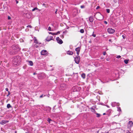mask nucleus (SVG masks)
<instances>
[{
    "label": "nucleus",
    "mask_w": 133,
    "mask_h": 133,
    "mask_svg": "<svg viewBox=\"0 0 133 133\" xmlns=\"http://www.w3.org/2000/svg\"><path fill=\"white\" fill-rule=\"evenodd\" d=\"M21 62V57L19 56L15 57L12 59V63L14 65L18 66Z\"/></svg>",
    "instance_id": "obj_1"
},
{
    "label": "nucleus",
    "mask_w": 133,
    "mask_h": 133,
    "mask_svg": "<svg viewBox=\"0 0 133 133\" xmlns=\"http://www.w3.org/2000/svg\"><path fill=\"white\" fill-rule=\"evenodd\" d=\"M12 49L14 50V54L16 53L17 51L19 50V48L17 46L15 45H14L12 46Z\"/></svg>",
    "instance_id": "obj_2"
},
{
    "label": "nucleus",
    "mask_w": 133,
    "mask_h": 133,
    "mask_svg": "<svg viewBox=\"0 0 133 133\" xmlns=\"http://www.w3.org/2000/svg\"><path fill=\"white\" fill-rule=\"evenodd\" d=\"M109 34H113L115 32V30L111 28H109L107 30Z\"/></svg>",
    "instance_id": "obj_3"
},
{
    "label": "nucleus",
    "mask_w": 133,
    "mask_h": 133,
    "mask_svg": "<svg viewBox=\"0 0 133 133\" xmlns=\"http://www.w3.org/2000/svg\"><path fill=\"white\" fill-rule=\"evenodd\" d=\"M79 57L78 55H77L75 58V61L76 63L77 64H78L79 62Z\"/></svg>",
    "instance_id": "obj_4"
},
{
    "label": "nucleus",
    "mask_w": 133,
    "mask_h": 133,
    "mask_svg": "<svg viewBox=\"0 0 133 133\" xmlns=\"http://www.w3.org/2000/svg\"><path fill=\"white\" fill-rule=\"evenodd\" d=\"M56 40L57 41V43H58L59 44H62L63 42L62 41V40L60 39L59 37H57L56 38Z\"/></svg>",
    "instance_id": "obj_5"
},
{
    "label": "nucleus",
    "mask_w": 133,
    "mask_h": 133,
    "mask_svg": "<svg viewBox=\"0 0 133 133\" xmlns=\"http://www.w3.org/2000/svg\"><path fill=\"white\" fill-rule=\"evenodd\" d=\"M66 88V85L64 84H62L61 85L60 89H61L64 90Z\"/></svg>",
    "instance_id": "obj_6"
},
{
    "label": "nucleus",
    "mask_w": 133,
    "mask_h": 133,
    "mask_svg": "<svg viewBox=\"0 0 133 133\" xmlns=\"http://www.w3.org/2000/svg\"><path fill=\"white\" fill-rule=\"evenodd\" d=\"M48 53L47 51L45 50H42L41 52V54L42 55H47Z\"/></svg>",
    "instance_id": "obj_7"
},
{
    "label": "nucleus",
    "mask_w": 133,
    "mask_h": 133,
    "mask_svg": "<svg viewBox=\"0 0 133 133\" xmlns=\"http://www.w3.org/2000/svg\"><path fill=\"white\" fill-rule=\"evenodd\" d=\"M92 131H94L95 133H98L99 130H98V128H92Z\"/></svg>",
    "instance_id": "obj_8"
},
{
    "label": "nucleus",
    "mask_w": 133,
    "mask_h": 133,
    "mask_svg": "<svg viewBox=\"0 0 133 133\" xmlns=\"http://www.w3.org/2000/svg\"><path fill=\"white\" fill-rule=\"evenodd\" d=\"M51 109V108L49 107H46L44 108V110L47 111L48 112H49Z\"/></svg>",
    "instance_id": "obj_9"
},
{
    "label": "nucleus",
    "mask_w": 133,
    "mask_h": 133,
    "mask_svg": "<svg viewBox=\"0 0 133 133\" xmlns=\"http://www.w3.org/2000/svg\"><path fill=\"white\" fill-rule=\"evenodd\" d=\"M119 104L118 103H117L116 102H113L112 103V105L113 107H115L116 105L118 106Z\"/></svg>",
    "instance_id": "obj_10"
},
{
    "label": "nucleus",
    "mask_w": 133,
    "mask_h": 133,
    "mask_svg": "<svg viewBox=\"0 0 133 133\" xmlns=\"http://www.w3.org/2000/svg\"><path fill=\"white\" fill-rule=\"evenodd\" d=\"M8 122L9 121H8L3 120L2 121V122L0 123V124L2 125H4V124Z\"/></svg>",
    "instance_id": "obj_11"
},
{
    "label": "nucleus",
    "mask_w": 133,
    "mask_h": 133,
    "mask_svg": "<svg viewBox=\"0 0 133 133\" xmlns=\"http://www.w3.org/2000/svg\"><path fill=\"white\" fill-rule=\"evenodd\" d=\"M75 50L77 52V54L78 55L79 54V51L80 50V48L79 47H78L76 48Z\"/></svg>",
    "instance_id": "obj_12"
},
{
    "label": "nucleus",
    "mask_w": 133,
    "mask_h": 133,
    "mask_svg": "<svg viewBox=\"0 0 133 133\" xmlns=\"http://www.w3.org/2000/svg\"><path fill=\"white\" fill-rule=\"evenodd\" d=\"M52 38H53L52 36L48 37L46 38V40L47 41H50V40H52Z\"/></svg>",
    "instance_id": "obj_13"
},
{
    "label": "nucleus",
    "mask_w": 133,
    "mask_h": 133,
    "mask_svg": "<svg viewBox=\"0 0 133 133\" xmlns=\"http://www.w3.org/2000/svg\"><path fill=\"white\" fill-rule=\"evenodd\" d=\"M96 105H95L92 106L91 108H90L91 109H92V110H91V111L94 112L95 111V109H96Z\"/></svg>",
    "instance_id": "obj_14"
},
{
    "label": "nucleus",
    "mask_w": 133,
    "mask_h": 133,
    "mask_svg": "<svg viewBox=\"0 0 133 133\" xmlns=\"http://www.w3.org/2000/svg\"><path fill=\"white\" fill-rule=\"evenodd\" d=\"M34 42L35 43L37 44H40V43H38L36 38H35V37L34 38Z\"/></svg>",
    "instance_id": "obj_15"
},
{
    "label": "nucleus",
    "mask_w": 133,
    "mask_h": 133,
    "mask_svg": "<svg viewBox=\"0 0 133 133\" xmlns=\"http://www.w3.org/2000/svg\"><path fill=\"white\" fill-rule=\"evenodd\" d=\"M73 53V52L71 51H68L67 52V54L70 55H72Z\"/></svg>",
    "instance_id": "obj_16"
},
{
    "label": "nucleus",
    "mask_w": 133,
    "mask_h": 133,
    "mask_svg": "<svg viewBox=\"0 0 133 133\" xmlns=\"http://www.w3.org/2000/svg\"><path fill=\"white\" fill-rule=\"evenodd\" d=\"M28 62L29 63V65L30 66H32L33 65V63L31 61H28Z\"/></svg>",
    "instance_id": "obj_17"
},
{
    "label": "nucleus",
    "mask_w": 133,
    "mask_h": 133,
    "mask_svg": "<svg viewBox=\"0 0 133 133\" xmlns=\"http://www.w3.org/2000/svg\"><path fill=\"white\" fill-rule=\"evenodd\" d=\"M96 15L98 16H101L102 15L100 13L98 12L96 13L95 15L94 16L96 17Z\"/></svg>",
    "instance_id": "obj_18"
},
{
    "label": "nucleus",
    "mask_w": 133,
    "mask_h": 133,
    "mask_svg": "<svg viewBox=\"0 0 133 133\" xmlns=\"http://www.w3.org/2000/svg\"><path fill=\"white\" fill-rule=\"evenodd\" d=\"M129 61V59H125L124 60V62L125 64H127L128 63Z\"/></svg>",
    "instance_id": "obj_19"
},
{
    "label": "nucleus",
    "mask_w": 133,
    "mask_h": 133,
    "mask_svg": "<svg viewBox=\"0 0 133 133\" xmlns=\"http://www.w3.org/2000/svg\"><path fill=\"white\" fill-rule=\"evenodd\" d=\"M89 20L90 21V22H92L93 21V19L92 17H90L89 18Z\"/></svg>",
    "instance_id": "obj_20"
},
{
    "label": "nucleus",
    "mask_w": 133,
    "mask_h": 133,
    "mask_svg": "<svg viewBox=\"0 0 133 133\" xmlns=\"http://www.w3.org/2000/svg\"><path fill=\"white\" fill-rule=\"evenodd\" d=\"M81 77L83 78H84H84L85 77V74L84 73L82 74L81 75Z\"/></svg>",
    "instance_id": "obj_21"
},
{
    "label": "nucleus",
    "mask_w": 133,
    "mask_h": 133,
    "mask_svg": "<svg viewBox=\"0 0 133 133\" xmlns=\"http://www.w3.org/2000/svg\"><path fill=\"white\" fill-rule=\"evenodd\" d=\"M11 107L10 104H7V108H9Z\"/></svg>",
    "instance_id": "obj_22"
},
{
    "label": "nucleus",
    "mask_w": 133,
    "mask_h": 133,
    "mask_svg": "<svg viewBox=\"0 0 133 133\" xmlns=\"http://www.w3.org/2000/svg\"><path fill=\"white\" fill-rule=\"evenodd\" d=\"M117 111H121V108L119 107H117Z\"/></svg>",
    "instance_id": "obj_23"
},
{
    "label": "nucleus",
    "mask_w": 133,
    "mask_h": 133,
    "mask_svg": "<svg viewBox=\"0 0 133 133\" xmlns=\"http://www.w3.org/2000/svg\"><path fill=\"white\" fill-rule=\"evenodd\" d=\"M38 9L37 7H36L33 9L32 10V11H35V10H37Z\"/></svg>",
    "instance_id": "obj_24"
},
{
    "label": "nucleus",
    "mask_w": 133,
    "mask_h": 133,
    "mask_svg": "<svg viewBox=\"0 0 133 133\" xmlns=\"http://www.w3.org/2000/svg\"><path fill=\"white\" fill-rule=\"evenodd\" d=\"M80 32L82 33L84 32V30L83 29H81L80 30Z\"/></svg>",
    "instance_id": "obj_25"
},
{
    "label": "nucleus",
    "mask_w": 133,
    "mask_h": 133,
    "mask_svg": "<svg viewBox=\"0 0 133 133\" xmlns=\"http://www.w3.org/2000/svg\"><path fill=\"white\" fill-rule=\"evenodd\" d=\"M52 120L50 118H48L47 119V121H48L50 123V121H51Z\"/></svg>",
    "instance_id": "obj_26"
},
{
    "label": "nucleus",
    "mask_w": 133,
    "mask_h": 133,
    "mask_svg": "<svg viewBox=\"0 0 133 133\" xmlns=\"http://www.w3.org/2000/svg\"><path fill=\"white\" fill-rule=\"evenodd\" d=\"M106 11L107 12L109 13L110 12V10L109 9H106Z\"/></svg>",
    "instance_id": "obj_27"
},
{
    "label": "nucleus",
    "mask_w": 133,
    "mask_h": 133,
    "mask_svg": "<svg viewBox=\"0 0 133 133\" xmlns=\"http://www.w3.org/2000/svg\"><path fill=\"white\" fill-rule=\"evenodd\" d=\"M100 133H109V132L108 131H105L104 132L102 131Z\"/></svg>",
    "instance_id": "obj_28"
},
{
    "label": "nucleus",
    "mask_w": 133,
    "mask_h": 133,
    "mask_svg": "<svg viewBox=\"0 0 133 133\" xmlns=\"http://www.w3.org/2000/svg\"><path fill=\"white\" fill-rule=\"evenodd\" d=\"M96 115H97V117H99L100 116H101V115L100 114H98V113H96Z\"/></svg>",
    "instance_id": "obj_29"
},
{
    "label": "nucleus",
    "mask_w": 133,
    "mask_h": 133,
    "mask_svg": "<svg viewBox=\"0 0 133 133\" xmlns=\"http://www.w3.org/2000/svg\"><path fill=\"white\" fill-rule=\"evenodd\" d=\"M49 34H51L52 35H55V33H52L51 32H49Z\"/></svg>",
    "instance_id": "obj_30"
},
{
    "label": "nucleus",
    "mask_w": 133,
    "mask_h": 133,
    "mask_svg": "<svg viewBox=\"0 0 133 133\" xmlns=\"http://www.w3.org/2000/svg\"><path fill=\"white\" fill-rule=\"evenodd\" d=\"M48 30H49V31H51V27L50 26H49L48 28Z\"/></svg>",
    "instance_id": "obj_31"
},
{
    "label": "nucleus",
    "mask_w": 133,
    "mask_h": 133,
    "mask_svg": "<svg viewBox=\"0 0 133 133\" xmlns=\"http://www.w3.org/2000/svg\"><path fill=\"white\" fill-rule=\"evenodd\" d=\"M60 33V32L59 31H58L57 33H55V35H57L58 34H59Z\"/></svg>",
    "instance_id": "obj_32"
},
{
    "label": "nucleus",
    "mask_w": 133,
    "mask_h": 133,
    "mask_svg": "<svg viewBox=\"0 0 133 133\" xmlns=\"http://www.w3.org/2000/svg\"><path fill=\"white\" fill-rule=\"evenodd\" d=\"M67 30H65L63 32V33L66 34L67 33Z\"/></svg>",
    "instance_id": "obj_33"
},
{
    "label": "nucleus",
    "mask_w": 133,
    "mask_h": 133,
    "mask_svg": "<svg viewBox=\"0 0 133 133\" xmlns=\"http://www.w3.org/2000/svg\"><path fill=\"white\" fill-rule=\"evenodd\" d=\"M122 37L123 39H125V35H122Z\"/></svg>",
    "instance_id": "obj_34"
},
{
    "label": "nucleus",
    "mask_w": 133,
    "mask_h": 133,
    "mask_svg": "<svg viewBox=\"0 0 133 133\" xmlns=\"http://www.w3.org/2000/svg\"><path fill=\"white\" fill-rule=\"evenodd\" d=\"M121 57V56H120V55L116 57V58H119Z\"/></svg>",
    "instance_id": "obj_35"
},
{
    "label": "nucleus",
    "mask_w": 133,
    "mask_h": 133,
    "mask_svg": "<svg viewBox=\"0 0 133 133\" xmlns=\"http://www.w3.org/2000/svg\"><path fill=\"white\" fill-rule=\"evenodd\" d=\"M81 8L82 9L84 8V6L83 5H81Z\"/></svg>",
    "instance_id": "obj_36"
},
{
    "label": "nucleus",
    "mask_w": 133,
    "mask_h": 133,
    "mask_svg": "<svg viewBox=\"0 0 133 133\" xmlns=\"http://www.w3.org/2000/svg\"><path fill=\"white\" fill-rule=\"evenodd\" d=\"M27 28H32V26L30 25H28L26 27Z\"/></svg>",
    "instance_id": "obj_37"
},
{
    "label": "nucleus",
    "mask_w": 133,
    "mask_h": 133,
    "mask_svg": "<svg viewBox=\"0 0 133 133\" xmlns=\"http://www.w3.org/2000/svg\"><path fill=\"white\" fill-rule=\"evenodd\" d=\"M129 124H133V123H132V121H129Z\"/></svg>",
    "instance_id": "obj_38"
},
{
    "label": "nucleus",
    "mask_w": 133,
    "mask_h": 133,
    "mask_svg": "<svg viewBox=\"0 0 133 133\" xmlns=\"http://www.w3.org/2000/svg\"><path fill=\"white\" fill-rule=\"evenodd\" d=\"M104 23L105 24H108V22L107 21H104Z\"/></svg>",
    "instance_id": "obj_39"
},
{
    "label": "nucleus",
    "mask_w": 133,
    "mask_h": 133,
    "mask_svg": "<svg viewBox=\"0 0 133 133\" xmlns=\"http://www.w3.org/2000/svg\"><path fill=\"white\" fill-rule=\"evenodd\" d=\"M106 54V53L105 52H104L103 53V55H105Z\"/></svg>",
    "instance_id": "obj_40"
},
{
    "label": "nucleus",
    "mask_w": 133,
    "mask_h": 133,
    "mask_svg": "<svg viewBox=\"0 0 133 133\" xmlns=\"http://www.w3.org/2000/svg\"><path fill=\"white\" fill-rule=\"evenodd\" d=\"M43 97V95H42L40 96V97L41 98H42Z\"/></svg>",
    "instance_id": "obj_41"
},
{
    "label": "nucleus",
    "mask_w": 133,
    "mask_h": 133,
    "mask_svg": "<svg viewBox=\"0 0 133 133\" xmlns=\"http://www.w3.org/2000/svg\"><path fill=\"white\" fill-rule=\"evenodd\" d=\"M99 7H100L99 6H97L96 8V9H98L99 8Z\"/></svg>",
    "instance_id": "obj_42"
},
{
    "label": "nucleus",
    "mask_w": 133,
    "mask_h": 133,
    "mask_svg": "<svg viewBox=\"0 0 133 133\" xmlns=\"http://www.w3.org/2000/svg\"><path fill=\"white\" fill-rule=\"evenodd\" d=\"M61 38H64V36L63 35H61Z\"/></svg>",
    "instance_id": "obj_43"
},
{
    "label": "nucleus",
    "mask_w": 133,
    "mask_h": 133,
    "mask_svg": "<svg viewBox=\"0 0 133 133\" xmlns=\"http://www.w3.org/2000/svg\"><path fill=\"white\" fill-rule=\"evenodd\" d=\"M11 17L10 16H8V19H11Z\"/></svg>",
    "instance_id": "obj_44"
},
{
    "label": "nucleus",
    "mask_w": 133,
    "mask_h": 133,
    "mask_svg": "<svg viewBox=\"0 0 133 133\" xmlns=\"http://www.w3.org/2000/svg\"><path fill=\"white\" fill-rule=\"evenodd\" d=\"M5 90L6 91H8V89L7 88H6L5 89Z\"/></svg>",
    "instance_id": "obj_45"
},
{
    "label": "nucleus",
    "mask_w": 133,
    "mask_h": 133,
    "mask_svg": "<svg viewBox=\"0 0 133 133\" xmlns=\"http://www.w3.org/2000/svg\"><path fill=\"white\" fill-rule=\"evenodd\" d=\"M35 47L36 48H37L38 47V45H35Z\"/></svg>",
    "instance_id": "obj_46"
},
{
    "label": "nucleus",
    "mask_w": 133,
    "mask_h": 133,
    "mask_svg": "<svg viewBox=\"0 0 133 133\" xmlns=\"http://www.w3.org/2000/svg\"><path fill=\"white\" fill-rule=\"evenodd\" d=\"M92 36L94 37H96V35H92Z\"/></svg>",
    "instance_id": "obj_47"
},
{
    "label": "nucleus",
    "mask_w": 133,
    "mask_h": 133,
    "mask_svg": "<svg viewBox=\"0 0 133 133\" xmlns=\"http://www.w3.org/2000/svg\"><path fill=\"white\" fill-rule=\"evenodd\" d=\"M8 95L7 96H8V95H9L10 94V93L8 91Z\"/></svg>",
    "instance_id": "obj_48"
},
{
    "label": "nucleus",
    "mask_w": 133,
    "mask_h": 133,
    "mask_svg": "<svg viewBox=\"0 0 133 133\" xmlns=\"http://www.w3.org/2000/svg\"><path fill=\"white\" fill-rule=\"evenodd\" d=\"M57 9L56 10V11H55V14H57Z\"/></svg>",
    "instance_id": "obj_49"
},
{
    "label": "nucleus",
    "mask_w": 133,
    "mask_h": 133,
    "mask_svg": "<svg viewBox=\"0 0 133 133\" xmlns=\"http://www.w3.org/2000/svg\"><path fill=\"white\" fill-rule=\"evenodd\" d=\"M16 3H17V4L18 3V1H17V0H16Z\"/></svg>",
    "instance_id": "obj_50"
},
{
    "label": "nucleus",
    "mask_w": 133,
    "mask_h": 133,
    "mask_svg": "<svg viewBox=\"0 0 133 133\" xmlns=\"http://www.w3.org/2000/svg\"><path fill=\"white\" fill-rule=\"evenodd\" d=\"M109 41L110 42H112V41H111V39H109Z\"/></svg>",
    "instance_id": "obj_51"
},
{
    "label": "nucleus",
    "mask_w": 133,
    "mask_h": 133,
    "mask_svg": "<svg viewBox=\"0 0 133 133\" xmlns=\"http://www.w3.org/2000/svg\"><path fill=\"white\" fill-rule=\"evenodd\" d=\"M37 10H38V11H41V10L40 9H38Z\"/></svg>",
    "instance_id": "obj_52"
},
{
    "label": "nucleus",
    "mask_w": 133,
    "mask_h": 133,
    "mask_svg": "<svg viewBox=\"0 0 133 133\" xmlns=\"http://www.w3.org/2000/svg\"><path fill=\"white\" fill-rule=\"evenodd\" d=\"M116 0H113L114 2H116Z\"/></svg>",
    "instance_id": "obj_53"
},
{
    "label": "nucleus",
    "mask_w": 133,
    "mask_h": 133,
    "mask_svg": "<svg viewBox=\"0 0 133 133\" xmlns=\"http://www.w3.org/2000/svg\"><path fill=\"white\" fill-rule=\"evenodd\" d=\"M43 5H45V4L44 3H43Z\"/></svg>",
    "instance_id": "obj_54"
},
{
    "label": "nucleus",
    "mask_w": 133,
    "mask_h": 133,
    "mask_svg": "<svg viewBox=\"0 0 133 133\" xmlns=\"http://www.w3.org/2000/svg\"><path fill=\"white\" fill-rule=\"evenodd\" d=\"M105 114V113H104L103 114V115H104Z\"/></svg>",
    "instance_id": "obj_55"
},
{
    "label": "nucleus",
    "mask_w": 133,
    "mask_h": 133,
    "mask_svg": "<svg viewBox=\"0 0 133 133\" xmlns=\"http://www.w3.org/2000/svg\"><path fill=\"white\" fill-rule=\"evenodd\" d=\"M127 133H130V132H129L128 131V132H127Z\"/></svg>",
    "instance_id": "obj_56"
},
{
    "label": "nucleus",
    "mask_w": 133,
    "mask_h": 133,
    "mask_svg": "<svg viewBox=\"0 0 133 133\" xmlns=\"http://www.w3.org/2000/svg\"><path fill=\"white\" fill-rule=\"evenodd\" d=\"M34 74V75H35V73H34V74Z\"/></svg>",
    "instance_id": "obj_57"
},
{
    "label": "nucleus",
    "mask_w": 133,
    "mask_h": 133,
    "mask_svg": "<svg viewBox=\"0 0 133 133\" xmlns=\"http://www.w3.org/2000/svg\"><path fill=\"white\" fill-rule=\"evenodd\" d=\"M15 133H16V132H15Z\"/></svg>",
    "instance_id": "obj_58"
}]
</instances>
